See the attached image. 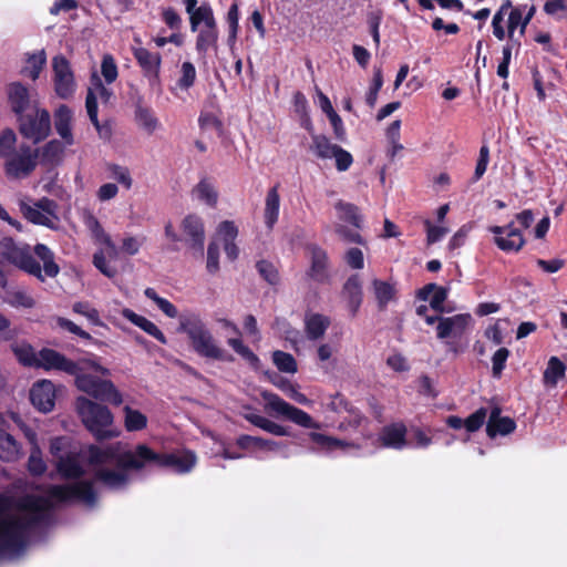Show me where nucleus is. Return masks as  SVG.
<instances>
[{
  "mask_svg": "<svg viewBox=\"0 0 567 567\" xmlns=\"http://www.w3.org/2000/svg\"><path fill=\"white\" fill-rule=\"evenodd\" d=\"M8 261L25 274L44 282L45 278H55L60 266L54 252L44 244H37L33 249L28 244H17L13 238L4 237L0 241V288L6 289L8 277L4 262Z\"/></svg>",
  "mask_w": 567,
  "mask_h": 567,
  "instance_id": "1",
  "label": "nucleus"
},
{
  "mask_svg": "<svg viewBox=\"0 0 567 567\" xmlns=\"http://www.w3.org/2000/svg\"><path fill=\"white\" fill-rule=\"evenodd\" d=\"M128 470H111L106 467H97L93 471L91 480H82L70 484H55L49 485L45 489L47 496L51 504L53 501L59 504L82 503L89 507L96 506L99 502V494L95 488V483L103 484L106 488L116 491L125 487L130 482L127 474ZM54 507V505H52ZM51 508L45 514V519L49 516Z\"/></svg>",
  "mask_w": 567,
  "mask_h": 567,
  "instance_id": "2",
  "label": "nucleus"
},
{
  "mask_svg": "<svg viewBox=\"0 0 567 567\" xmlns=\"http://www.w3.org/2000/svg\"><path fill=\"white\" fill-rule=\"evenodd\" d=\"M18 508L30 514L0 518L1 554L22 551L28 544L29 532L45 520V514L52 508V504L40 495L28 494L19 499Z\"/></svg>",
  "mask_w": 567,
  "mask_h": 567,
  "instance_id": "3",
  "label": "nucleus"
},
{
  "mask_svg": "<svg viewBox=\"0 0 567 567\" xmlns=\"http://www.w3.org/2000/svg\"><path fill=\"white\" fill-rule=\"evenodd\" d=\"M178 331L187 334L192 349L199 357L217 361L231 360V357L226 355V351L217 344L199 315L181 316Z\"/></svg>",
  "mask_w": 567,
  "mask_h": 567,
  "instance_id": "4",
  "label": "nucleus"
},
{
  "mask_svg": "<svg viewBox=\"0 0 567 567\" xmlns=\"http://www.w3.org/2000/svg\"><path fill=\"white\" fill-rule=\"evenodd\" d=\"M178 331L187 334L192 349L199 357L217 361L231 360V357L226 355V351L217 344L199 315L181 316Z\"/></svg>",
  "mask_w": 567,
  "mask_h": 567,
  "instance_id": "5",
  "label": "nucleus"
},
{
  "mask_svg": "<svg viewBox=\"0 0 567 567\" xmlns=\"http://www.w3.org/2000/svg\"><path fill=\"white\" fill-rule=\"evenodd\" d=\"M75 408L84 426L94 435L96 441L101 442L118 435V432L109 429L113 424V414L107 406L85 396H79Z\"/></svg>",
  "mask_w": 567,
  "mask_h": 567,
  "instance_id": "6",
  "label": "nucleus"
},
{
  "mask_svg": "<svg viewBox=\"0 0 567 567\" xmlns=\"http://www.w3.org/2000/svg\"><path fill=\"white\" fill-rule=\"evenodd\" d=\"M87 463L100 467L114 463L120 470H143V463L138 455V445H136L134 451L120 452L115 445L100 447L92 444L87 447Z\"/></svg>",
  "mask_w": 567,
  "mask_h": 567,
  "instance_id": "7",
  "label": "nucleus"
},
{
  "mask_svg": "<svg viewBox=\"0 0 567 567\" xmlns=\"http://www.w3.org/2000/svg\"><path fill=\"white\" fill-rule=\"evenodd\" d=\"M138 455L141 456L143 468L146 466L158 468L172 467L177 473H187L196 463V455L190 451H185L182 454L157 453L145 444H138Z\"/></svg>",
  "mask_w": 567,
  "mask_h": 567,
  "instance_id": "8",
  "label": "nucleus"
},
{
  "mask_svg": "<svg viewBox=\"0 0 567 567\" xmlns=\"http://www.w3.org/2000/svg\"><path fill=\"white\" fill-rule=\"evenodd\" d=\"M76 388L101 402H107L118 406L123 402L121 392L111 380L83 373V370L75 375Z\"/></svg>",
  "mask_w": 567,
  "mask_h": 567,
  "instance_id": "9",
  "label": "nucleus"
},
{
  "mask_svg": "<svg viewBox=\"0 0 567 567\" xmlns=\"http://www.w3.org/2000/svg\"><path fill=\"white\" fill-rule=\"evenodd\" d=\"M200 23H204V28L196 37V51L199 55L206 56L209 49L217 51L219 31L214 13L209 14L205 9L190 19V30L196 32Z\"/></svg>",
  "mask_w": 567,
  "mask_h": 567,
  "instance_id": "10",
  "label": "nucleus"
},
{
  "mask_svg": "<svg viewBox=\"0 0 567 567\" xmlns=\"http://www.w3.org/2000/svg\"><path fill=\"white\" fill-rule=\"evenodd\" d=\"M19 132L34 144L44 141L51 133V116L48 110L34 107L33 113L18 116Z\"/></svg>",
  "mask_w": 567,
  "mask_h": 567,
  "instance_id": "11",
  "label": "nucleus"
},
{
  "mask_svg": "<svg viewBox=\"0 0 567 567\" xmlns=\"http://www.w3.org/2000/svg\"><path fill=\"white\" fill-rule=\"evenodd\" d=\"M262 398L267 402L268 408L278 415L285 416L287 420L305 429H318L319 424L313 421L312 416L303 410L296 408L276 393L264 392Z\"/></svg>",
  "mask_w": 567,
  "mask_h": 567,
  "instance_id": "12",
  "label": "nucleus"
},
{
  "mask_svg": "<svg viewBox=\"0 0 567 567\" xmlns=\"http://www.w3.org/2000/svg\"><path fill=\"white\" fill-rule=\"evenodd\" d=\"M133 56L141 68L143 76L147 80L150 87L162 92V55L158 52H151L146 48L140 47L133 49Z\"/></svg>",
  "mask_w": 567,
  "mask_h": 567,
  "instance_id": "13",
  "label": "nucleus"
},
{
  "mask_svg": "<svg viewBox=\"0 0 567 567\" xmlns=\"http://www.w3.org/2000/svg\"><path fill=\"white\" fill-rule=\"evenodd\" d=\"M19 154H13L4 163L6 175L10 178L29 176L37 167L38 150L29 145H20Z\"/></svg>",
  "mask_w": 567,
  "mask_h": 567,
  "instance_id": "14",
  "label": "nucleus"
},
{
  "mask_svg": "<svg viewBox=\"0 0 567 567\" xmlns=\"http://www.w3.org/2000/svg\"><path fill=\"white\" fill-rule=\"evenodd\" d=\"M37 368H43L44 370H59L73 377H75L78 372L82 371L80 363L70 360L62 353L49 348H43L39 351Z\"/></svg>",
  "mask_w": 567,
  "mask_h": 567,
  "instance_id": "15",
  "label": "nucleus"
},
{
  "mask_svg": "<svg viewBox=\"0 0 567 567\" xmlns=\"http://www.w3.org/2000/svg\"><path fill=\"white\" fill-rule=\"evenodd\" d=\"M495 235V245L505 252L519 251L525 245V238L518 228L511 221L506 226H491L488 228Z\"/></svg>",
  "mask_w": 567,
  "mask_h": 567,
  "instance_id": "16",
  "label": "nucleus"
},
{
  "mask_svg": "<svg viewBox=\"0 0 567 567\" xmlns=\"http://www.w3.org/2000/svg\"><path fill=\"white\" fill-rule=\"evenodd\" d=\"M181 229L183 231L182 240H184L190 249L203 255L205 243L203 219L195 214H189L182 220Z\"/></svg>",
  "mask_w": 567,
  "mask_h": 567,
  "instance_id": "17",
  "label": "nucleus"
},
{
  "mask_svg": "<svg viewBox=\"0 0 567 567\" xmlns=\"http://www.w3.org/2000/svg\"><path fill=\"white\" fill-rule=\"evenodd\" d=\"M56 390L50 380L37 381L30 390V401L40 412H51L55 404Z\"/></svg>",
  "mask_w": 567,
  "mask_h": 567,
  "instance_id": "18",
  "label": "nucleus"
},
{
  "mask_svg": "<svg viewBox=\"0 0 567 567\" xmlns=\"http://www.w3.org/2000/svg\"><path fill=\"white\" fill-rule=\"evenodd\" d=\"M341 296L347 302L350 316L354 318L358 315L363 301L362 282L358 274L351 275L346 280L342 287Z\"/></svg>",
  "mask_w": 567,
  "mask_h": 567,
  "instance_id": "19",
  "label": "nucleus"
},
{
  "mask_svg": "<svg viewBox=\"0 0 567 567\" xmlns=\"http://www.w3.org/2000/svg\"><path fill=\"white\" fill-rule=\"evenodd\" d=\"M516 430V422L509 416H502L501 409L495 406L491 410L486 423V433L488 437L494 439L497 435H508Z\"/></svg>",
  "mask_w": 567,
  "mask_h": 567,
  "instance_id": "20",
  "label": "nucleus"
},
{
  "mask_svg": "<svg viewBox=\"0 0 567 567\" xmlns=\"http://www.w3.org/2000/svg\"><path fill=\"white\" fill-rule=\"evenodd\" d=\"M311 252V265L307 271V277L311 280L322 284L328 279V255L326 250L317 245L309 247Z\"/></svg>",
  "mask_w": 567,
  "mask_h": 567,
  "instance_id": "21",
  "label": "nucleus"
},
{
  "mask_svg": "<svg viewBox=\"0 0 567 567\" xmlns=\"http://www.w3.org/2000/svg\"><path fill=\"white\" fill-rule=\"evenodd\" d=\"M8 102L12 112L18 116L22 115L30 107L29 89L21 82H12L7 87Z\"/></svg>",
  "mask_w": 567,
  "mask_h": 567,
  "instance_id": "22",
  "label": "nucleus"
},
{
  "mask_svg": "<svg viewBox=\"0 0 567 567\" xmlns=\"http://www.w3.org/2000/svg\"><path fill=\"white\" fill-rule=\"evenodd\" d=\"M406 426L402 423H392L382 427L379 441L382 446L401 450L406 445Z\"/></svg>",
  "mask_w": 567,
  "mask_h": 567,
  "instance_id": "23",
  "label": "nucleus"
},
{
  "mask_svg": "<svg viewBox=\"0 0 567 567\" xmlns=\"http://www.w3.org/2000/svg\"><path fill=\"white\" fill-rule=\"evenodd\" d=\"M470 315H455L452 317H442L436 326V337L446 339L451 336L461 334L470 322Z\"/></svg>",
  "mask_w": 567,
  "mask_h": 567,
  "instance_id": "24",
  "label": "nucleus"
},
{
  "mask_svg": "<svg viewBox=\"0 0 567 567\" xmlns=\"http://www.w3.org/2000/svg\"><path fill=\"white\" fill-rule=\"evenodd\" d=\"M54 117V127L59 136L63 140L64 144L68 146L73 145L74 137L72 133V111L65 105L61 104L53 114Z\"/></svg>",
  "mask_w": 567,
  "mask_h": 567,
  "instance_id": "25",
  "label": "nucleus"
},
{
  "mask_svg": "<svg viewBox=\"0 0 567 567\" xmlns=\"http://www.w3.org/2000/svg\"><path fill=\"white\" fill-rule=\"evenodd\" d=\"M122 316L127 319L131 323L142 329L144 332L155 338L159 343L166 344L167 338L161 331V329L147 318L137 315L132 309L124 308L122 310Z\"/></svg>",
  "mask_w": 567,
  "mask_h": 567,
  "instance_id": "26",
  "label": "nucleus"
},
{
  "mask_svg": "<svg viewBox=\"0 0 567 567\" xmlns=\"http://www.w3.org/2000/svg\"><path fill=\"white\" fill-rule=\"evenodd\" d=\"M329 317L321 313L307 315L305 319V331L309 340L321 339L330 327Z\"/></svg>",
  "mask_w": 567,
  "mask_h": 567,
  "instance_id": "27",
  "label": "nucleus"
},
{
  "mask_svg": "<svg viewBox=\"0 0 567 567\" xmlns=\"http://www.w3.org/2000/svg\"><path fill=\"white\" fill-rule=\"evenodd\" d=\"M280 208V196H279V184L272 186L265 199V224L269 229H272L275 224L278 221Z\"/></svg>",
  "mask_w": 567,
  "mask_h": 567,
  "instance_id": "28",
  "label": "nucleus"
},
{
  "mask_svg": "<svg viewBox=\"0 0 567 567\" xmlns=\"http://www.w3.org/2000/svg\"><path fill=\"white\" fill-rule=\"evenodd\" d=\"M56 470L64 480L82 481L85 471L74 455H66L61 457L58 462Z\"/></svg>",
  "mask_w": 567,
  "mask_h": 567,
  "instance_id": "29",
  "label": "nucleus"
},
{
  "mask_svg": "<svg viewBox=\"0 0 567 567\" xmlns=\"http://www.w3.org/2000/svg\"><path fill=\"white\" fill-rule=\"evenodd\" d=\"M245 420H247L252 425L277 436H290V429L287 426H282L280 424L270 421L269 419L256 414V413H247L244 415Z\"/></svg>",
  "mask_w": 567,
  "mask_h": 567,
  "instance_id": "30",
  "label": "nucleus"
},
{
  "mask_svg": "<svg viewBox=\"0 0 567 567\" xmlns=\"http://www.w3.org/2000/svg\"><path fill=\"white\" fill-rule=\"evenodd\" d=\"M372 288L378 302L379 310H384L388 307L389 302L395 298L396 290L394 286L388 281L373 279Z\"/></svg>",
  "mask_w": 567,
  "mask_h": 567,
  "instance_id": "31",
  "label": "nucleus"
},
{
  "mask_svg": "<svg viewBox=\"0 0 567 567\" xmlns=\"http://www.w3.org/2000/svg\"><path fill=\"white\" fill-rule=\"evenodd\" d=\"M334 207L339 213L340 219L358 229L362 228V216L357 205L340 199L336 203Z\"/></svg>",
  "mask_w": 567,
  "mask_h": 567,
  "instance_id": "32",
  "label": "nucleus"
},
{
  "mask_svg": "<svg viewBox=\"0 0 567 567\" xmlns=\"http://www.w3.org/2000/svg\"><path fill=\"white\" fill-rule=\"evenodd\" d=\"M135 120L148 134H153L158 127V120L150 107L142 105V97H138L135 105Z\"/></svg>",
  "mask_w": 567,
  "mask_h": 567,
  "instance_id": "33",
  "label": "nucleus"
},
{
  "mask_svg": "<svg viewBox=\"0 0 567 567\" xmlns=\"http://www.w3.org/2000/svg\"><path fill=\"white\" fill-rule=\"evenodd\" d=\"M20 445L16 439L0 429V460L11 462L18 458Z\"/></svg>",
  "mask_w": 567,
  "mask_h": 567,
  "instance_id": "34",
  "label": "nucleus"
},
{
  "mask_svg": "<svg viewBox=\"0 0 567 567\" xmlns=\"http://www.w3.org/2000/svg\"><path fill=\"white\" fill-rule=\"evenodd\" d=\"M566 365L557 357H551L548 361L547 368L544 371L543 380L546 385L555 386L558 381L565 377Z\"/></svg>",
  "mask_w": 567,
  "mask_h": 567,
  "instance_id": "35",
  "label": "nucleus"
},
{
  "mask_svg": "<svg viewBox=\"0 0 567 567\" xmlns=\"http://www.w3.org/2000/svg\"><path fill=\"white\" fill-rule=\"evenodd\" d=\"M337 144H332L330 140L323 134H312L310 150L318 158L328 159L332 158Z\"/></svg>",
  "mask_w": 567,
  "mask_h": 567,
  "instance_id": "36",
  "label": "nucleus"
},
{
  "mask_svg": "<svg viewBox=\"0 0 567 567\" xmlns=\"http://www.w3.org/2000/svg\"><path fill=\"white\" fill-rule=\"evenodd\" d=\"M84 225L96 244L105 246L112 240L111 236L104 230L101 223L93 214L87 213L84 216Z\"/></svg>",
  "mask_w": 567,
  "mask_h": 567,
  "instance_id": "37",
  "label": "nucleus"
},
{
  "mask_svg": "<svg viewBox=\"0 0 567 567\" xmlns=\"http://www.w3.org/2000/svg\"><path fill=\"white\" fill-rule=\"evenodd\" d=\"M84 225L96 244L105 246L112 240L111 236L104 230L101 223L93 214L87 213L84 216Z\"/></svg>",
  "mask_w": 567,
  "mask_h": 567,
  "instance_id": "38",
  "label": "nucleus"
},
{
  "mask_svg": "<svg viewBox=\"0 0 567 567\" xmlns=\"http://www.w3.org/2000/svg\"><path fill=\"white\" fill-rule=\"evenodd\" d=\"M84 225L96 244L105 246L112 240L111 236L104 230L101 223L93 214L87 213L84 216Z\"/></svg>",
  "mask_w": 567,
  "mask_h": 567,
  "instance_id": "39",
  "label": "nucleus"
},
{
  "mask_svg": "<svg viewBox=\"0 0 567 567\" xmlns=\"http://www.w3.org/2000/svg\"><path fill=\"white\" fill-rule=\"evenodd\" d=\"M84 225L96 244L105 246L112 240L111 236L104 230L101 223L93 214L87 213L84 216Z\"/></svg>",
  "mask_w": 567,
  "mask_h": 567,
  "instance_id": "40",
  "label": "nucleus"
},
{
  "mask_svg": "<svg viewBox=\"0 0 567 567\" xmlns=\"http://www.w3.org/2000/svg\"><path fill=\"white\" fill-rule=\"evenodd\" d=\"M11 350L18 361L24 367L38 365L39 354L37 355L31 344L27 342L11 344Z\"/></svg>",
  "mask_w": 567,
  "mask_h": 567,
  "instance_id": "41",
  "label": "nucleus"
},
{
  "mask_svg": "<svg viewBox=\"0 0 567 567\" xmlns=\"http://www.w3.org/2000/svg\"><path fill=\"white\" fill-rule=\"evenodd\" d=\"M20 210L23 215V217L34 224L40 226H45L49 228H54V225L49 216H47L44 213H42L35 205L30 206L25 203L20 204Z\"/></svg>",
  "mask_w": 567,
  "mask_h": 567,
  "instance_id": "42",
  "label": "nucleus"
},
{
  "mask_svg": "<svg viewBox=\"0 0 567 567\" xmlns=\"http://www.w3.org/2000/svg\"><path fill=\"white\" fill-rule=\"evenodd\" d=\"M124 425L128 432L142 431L147 426V417L141 411L126 405L124 408Z\"/></svg>",
  "mask_w": 567,
  "mask_h": 567,
  "instance_id": "43",
  "label": "nucleus"
},
{
  "mask_svg": "<svg viewBox=\"0 0 567 567\" xmlns=\"http://www.w3.org/2000/svg\"><path fill=\"white\" fill-rule=\"evenodd\" d=\"M309 439L324 451H333L337 449H346L350 446V444L346 441L319 432H310Z\"/></svg>",
  "mask_w": 567,
  "mask_h": 567,
  "instance_id": "44",
  "label": "nucleus"
},
{
  "mask_svg": "<svg viewBox=\"0 0 567 567\" xmlns=\"http://www.w3.org/2000/svg\"><path fill=\"white\" fill-rule=\"evenodd\" d=\"M226 19L228 23L227 44L230 49H233L237 41V34L239 30V8L236 2L229 7Z\"/></svg>",
  "mask_w": 567,
  "mask_h": 567,
  "instance_id": "45",
  "label": "nucleus"
},
{
  "mask_svg": "<svg viewBox=\"0 0 567 567\" xmlns=\"http://www.w3.org/2000/svg\"><path fill=\"white\" fill-rule=\"evenodd\" d=\"M272 361L280 372H285V373H296L297 372V369H298L297 361L293 358V355L288 352H285L281 350L274 351Z\"/></svg>",
  "mask_w": 567,
  "mask_h": 567,
  "instance_id": "46",
  "label": "nucleus"
},
{
  "mask_svg": "<svg viewBox=\"0 0 567 567\" xmlns=\"http://www.w3.org/2000/svg\"><path fill=\"white\" fill-rule=\"evenodd\" d=\"M28 66L22 71L24 75L35 81L47 62L44 50L33 53L28 58Z\"/></svg>",
  "mask_w": 567,
  "mask_h": 567,
  "instance_id": "47",
  "label": "nucleus"
},
{
  "mask_svg": "<svg viewBox=\"0 0 567 567\" xmlns=\"http://www.w3.org/2000/svg\"><path fill=\"white\" fill-rule=\"evenodd\" d=\"M228 346L241 358H244L251 367L256 368L260 360L257 354L248 347L245 346L240 338H229Z\"/></svg>",
  "mask_w": 567,
  "mask_h": 567,
  "instance_id": "48",
  "label": "nucleus"
},
{
  "mask_svg": "<svg viewBox=\"0 0 567 567\" xmlns=\"http://www.w3.org/2000/svg\"><path fill=\"white\" fill-rule=\"evenodd\" d=\"M256 269L260 277L271 286L280 282L278 268L269 260L261 259L256 262Z\"/></svg>",
  "mask_w": 567,
  "mask_h": 567,
  "instance_id": "49",
  "label": "nucleus"
},
{
  "mask_svg": "<svg viewBox=\"0 0 567 567\" xmlns=\"http://www.w3.org/2000/svg\"><path fill=\"white\" fill-rule=\"evenodd\" d=\"M17 135L12 128H4L0 133V158L6 161L14 154Z\"/></svg>",
  "mask_w": 567,
  "mask_h": 567,
  "instance_id": "50",
  "label": "nucleus"
},
{
  "mask_svg": "<svg viewBox=\"0 0 567 567\" xmlns=\"http://www.w3.org/2000/svg\"><path fill=\"white\" fill-rule=\"evenodd\" d=\"M144 295L147 299L154 301L156 306L168 317L176 318L178 316L177 308L167 299L157 295L155 289L146 288Z\"/></svg>",
  "mask_w": 567,
  "mask_h": 567,
  "instance_id": "51",
  "label": "nucleus"
},
{
  "mask_svg": "<svg viewBox=\"0 0 567 567\" xmlns=\"http://www.w3.org/2000/svg\"><path fill=\"white\" fill-rule=\"evenodd\" d=\"M194 193L196 194L199 200L205 202L208 206L215 207L218 199V194L215 190L214 186L208 183L206 179H202L196 187L194 188Z\"/></svg>",
  "mask_w": 567,
  "mask_h": 567,
  "instance_id": "52",
  "label": "nucleus"
},
{
  "mask_svg": "<svg viewBox=\"0 0 567 567\" xmlns=\"http://www.w3.org/2000/svg\"><path fill=\"white\" fill-rule=\"evenodd\" d=\"M64 151L63 144L58 140L49 141L42 148L41 163H56Z\"/></svg>",
  "mask_w": 567,
  "mask_h": 567,
  "instance_id": "53",
  "label": "nucleus"
},
{
  "mask_svg": "<svg viewBox=\"0 0 567 567\" xmlns=\"http://www.w3.org/2000/svg\"><path fill=\"white\" fill-rule=\"evenodd\" d=\"M54 91L60 99L71 97L75 90L74 74L53 79Z\"/></svg>",
  "mask_w": 567,
  "mask_h": 567,
  "instance_id": "54",
  "label": "nucleus"
},
{
  "mask_svg": "<svg viewBox=\"0 0 567 567\" xmlns=\"http://www.w3.org/2000/svg\"><path fill=\"white\" fill-rule=\"evenodd\" d=\"M101 74L106 84H112L118 76V69L112 54H104L101 61Z\"/></svg>",
  "mask_w": 567,
  "mask_h": 567,
  "instance_id": "55",
  "label": "nucleus"
},
{
  "mask_svg": "<svg viewBox=\"0 0 567 567\" xmlns=\"http://www.w3.org/2000/svg\"><path fill=\"white\" fill-rule=\"evenodd\" d=\"M195 81H196L195 65L189 61L183 62L182 66H181V76L177 81V85L182 90H188L195 84Z\"/></svg>",
  "mask_w": 567,
  "mask_h": 567,
  "instance_id": "56",
  "label": "nucleus"
},
{
  "mask_svg": "<svg viewBox=\"0 0 567 567\" xmlns=\"http://www.w3.org/2000/svg\"><path fill=\"white\" fill-rule=\"evenodd\" d=\"M487 410L485 408L477 409L464 420V427L470 433L478 431L484 425Z\"/></svg>",
  "mask_w": 567,
  "mask_h": 567,
  "instance_id": "57",
  "label": "nucleus"
},
{
  "mask_svg": "<svg viewBox=\"0 0 567 567\" xmlns=\"http://www.w3.org/2000/svg\"><path fill=\"white\" fill-rule=\"evenodd\" d=\"M511 352L507 348H499L496 350V352L492 357V374L494 378L498 379L501 378L505 367L506 361L509 357Z\"/></svg>",
  "mask_w": 567,
  "mask_h": 567,
  "instance_id": "58",
  "label": "nucleus"
},
{
  "mask_svg": "<svg viewBox=\"0 0 567 567\" xmlns=\"http://www.w3.org/2000/svg\"><path fill=\"white\" fill-rule=\"evenodd\" d=\"M28 471L33 476H40L47 471V464L42 458L39 447H34L29 456Z\"/></svg>",
  "mask_w": 567,
  "mask_h": 567,
  "instance_id": "59",
  "label": "nucleus"
},
{
  "mask_svg": "<svg viewBox=\"0 0 567 567\" xmlns=\"http://www.w3.org/2000/svg\"><path fill=\"white\" fill-rule=\"evenodd\" d=\"M90 84V87L99 95L102 103L107 104L113 96V91L103 84L102 79L96 72L91 74Z\"/></svg>",
  "mask_w": 567,
  "mask_h": 567,
  "instance_id": "60",
  "label": "nucleus"
},
{
  "mask_svg": "<svg viewBox=\"0 0 567 567\" xmlns=\"http://www.w3.org/2000/svg\"><path fill=\"white\" fill-rule=\"evenodd\" d=\"M75 313L86 317L93 324H101L99 311L86 301H79L73 305Z\"/></svg>",
  "mask_w": 567,
  "mask_h": 567,
  "instance_id": "61",
  "label": "nucleus"
},
{
  "mask_svg": "<svg viewBox=\"0 0 567 567\" xmlns=\"http://www.w3.org/2000/svg\"><path fill=\"white\" fill-rule=\"evenodd\" d=\"M328 408L336 413L354 412V406L351 402H349L348 399L339 392L330 396Z\"/></svg>",
  "mask_w": 567,
  "mask_h": 567,
  "instance_id": "62",
  "label": "nucleus"
},
{
  "mask_svg": "<svg viewBox=\"0 0 567 567\" xmlns=\"http://www.w3.org/2000/svg\"><path fill=\"white\" fill-rule=\"evenodd\" d=\"M332 157L336 159V168L339 172L348 171L353 163V156L351 155V153L339 145L336 148L334 153H332Z\"/></svg>",
  "mask_w": 567,
  "mask_h": 567,
  "instance_id": "63",
  "label": "nucleus"
},
{
  "mask_svg": "<svg viewBox=\"0 0 567 567\" xmlns=\"http://www.w3.org/2000/svg\"><path fill=\"white\" fill-rule=\"evenodd\" d=\"M8 302L12 307H16V308L21 307V308H25V309L33 308L35 305V300L30 295H28L24 291H20V290L11 292L9 295Z\"/></svg>",
  "mask_w": 567,
  "mask_h": 567,
  "instance_id": "64",
  "label": "nucleus"
}]
</instances>
